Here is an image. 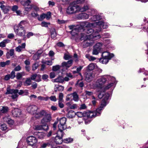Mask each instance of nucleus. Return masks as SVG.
I'll return each mask as SVG.
<instances>
[{
  "label": "nucleus",
  "mask_w": 148,
  "mask_h": 148,
  "mask_svg": "<svg viewBox=\"0 0 148 148\" xmlns=\"http://www.w3.org/2000/svg\"><path fill=\"white\" fill-rule=\"evenodd\" d=\"M10 42V40L8 39H5L3 40L0 42L1 47H4L6 46V45Z\"/></svg>",
  "instance_id": "nucleus-30"
},
{
  "label": "nucleus",
  "mask_w": 148,
  "mask_h": 148,
  "mask_svg": "<svg viewBox=\"0 0 148 148\" xmlns=\"http://www.w3.org/2000/svg\"><path fill=\"white\" fill-rule=\"evenodd\" d=\"M41 75L39 74H37L36 77L35 81L39 82L41 81Z\"/></svg>",
  "instance_id": "nucleus-50"
},
{
  "label": "nucleus",
  "mask_w": 148,
  "mask_h": 148,
  "mask_svg": "<svg viewBox=\"0 0 148 148\" xmlns=\"http://www.w3.org/2000/svg\"><path fill=\"white\" fill-rule=\"evenodd\" d=\"M101 114V112L100 111H97V109L95 112H92L90 111L89 118H95L97 116H99Z\"/></svg>",
  "instance_id": "nucleus-21"
},
{
  "label": "nucleus",
  "mask_w": 148,
  "mask_h": 148,
  "mask_svg": "<svg viewBox=\"0 0 148 148\" xmlns=\"http://www.w3.org/2000/svg\"><path fill=\"white\" fill-rule=\"evenodd\" d=\"M67 96L70 97L72 96L73 100L75 101H78L79 100V95L76 92H74L73 93L68 95Z\"/></svg>",
  "instance_id": "nucleus-19"
},
{
  "label": "nucleus",
  "mask_w": 148,
  "mask_h": 148,
  "mask_svg": "<svg viewBox=\"0 0 148 148\" xmlns=\"http://www.w3.org/2000/svg\"><path fill=\"white\" fill-rule=\"evenodd\" d=\"M49 99L51 101L55 102L57 101V99L55 96H52L49 97Z\"/></svg>",
  "instance_id": "nucleus-64"
},
{
  "label": "nucleus",
  "mask_w": 148,
  "mask_h": 148,
  "mask_svg": "<svg viewBox=\"0 0 148 148\" xmlns=\"http://www.w3.org/2000/svg\"><path fill=\"white\" fill-rule=\"evenodd\" d=\"M79 107L78 105L76 104H74L72 105H71L70 108L71 109H77Z\"/></svg>",
  "instance_id": "nucleus-55"
},
{
  "label": "nucleus",
  "mask_w": 148,
  "mask_h": 148,
  "mask_svg": "<svg viewBox=\"0 0 148 148\" xmlns=\"http://www.w3.org/2000/svg\"><path fill=\"white\" fill-rule=\"evenodd\" d=\"M79 6L76 5L75 2L71 3L66 9V12L68 14H72L79 12Z\"/></svg>",
  "instance_id": "nucleus-2"
},
{
  "label": "nucleus",
  "mask_w": 148,
  "mask_h": 148,
  "mask_svg": "<svg viewBox=\"0 0 148 148\" xmlns=\"http://www.w3.org/2000/svg\"><path fill=\"white\" fill-rule=\"evenodd\" d=\"M63 94L62 93H60L59 95L58 101H63Z\"/></svg>",
  "instance_id": "nucleus-48"
},
{
  "label": "nucleus",
  "mask_w": 148,
  "mask_h": 148,
  "mask_svg": "<svg viewBox=\"0 0 148 148\" xmlns=\"http://www.w3.org/2000/svg\"><path fill=\"white\" fill-rule=\"evenodd\" d=\"M26 141L28 145L33 146L36 145L37 142V140L35 137L32 136L27 138Z\"/></svg>",
  "instance_id": "nucleus-9"
},
{
  "label": "nucleus",
  "mask_w": 148,
  "mask_h": 148,
  "mask_svg": "<svg viewBox=\"0 0 148 148\" xmlns=\"http://www.w3.org/2000/svg\"><path fill=\"white\" fill-rule=\"evenodd\" d=\"M14 29L17 35L19 36H25L26 32L24 28L15 25L14 27Z\"/></svg>",
  "instance_id": "nucleus-6"
},
{
  "label": "nucleus",
  "mask_w": 148,
  "mask_h": 148,
  "mask_svg": "<svg viewBox=\"0 0 148 148\" xmlns=\"http://www.w3.org/2000/svg\"><path fill=\"white\" fill-rule=\"evenodd\" d=\"M64 130H61L60 129H59V130L57 133V136H56L60 137V138H62L64 134L63 132V131Z\"/></svg>",
  "instance_id": "nucleus-29"
},
{
  "label": "nucleus",
  "mask_w": 148,
  "mask_h": 148,
  "mask_svg": "<svg viewBox=\"0 0 148 148\" xmlns=\"http://www.w3.org/2000/svg\"><path fill=\"white\" fill-rule=\"evenodd\" d=\"M8 108L7 106H3L2 108L0 110V112L2 113H5L8 111Z\"/></svg>",
  "instance_id": "nucleus-36"
},
{
  "label": "nucleus",
  "mask_w": 148,
  "mask_h": 148,
  "mask_svg": "<svg viewBox=\"0 0 148 148\" xmlns=\"http://www.w3.org/2000/svg\"><path fill=\"white\" fill-rule=\"evenodd\" d=\"M20 110L17 108H14L12 111V114L14 117H19L21 114Z\"/></svg>",
  "instance_id": "nucleus-18"
},
{
  "label": "nucleus",
  "mask_w": 148,
  "mask_h": 148,
  "mask_svg": "<svg viewBox=\"0 0 148 148\" xmlns=\"http://www.w3.org/2000/svg\"><path fill=\"white\" fill-rule=\"evenodd\" d=\"M21 66L20 65H18L17 66H16L14 69V70L13 71H20L21 70Z\"/></svg>",
  "instance_id": "nucleus-58"
},
{
  "label": "nucleus",
  "mask_w": 148,
  "mask_h": 148,
  "mask_svg": "<svg viewBox=\"0 0 148 148\" xmlns=\"http://www.w3.org/2000/svg\"><path fill=\"white\" fill-rule=\"evenodd\" d=\"M56 45L59 47H63L65 46L64 44L62 42H59L57 43Z\"/></svg>",
  "instance_id": "nucleus-60"
},
{
  "label": "nucleus",
  "mask_w": 148,
  "mask_h": 148,
  "mask_svg": "<svg viewBox=\"0 0 148 148\" xmlns=\"http://www.w3.org/2000/svg\"><path fill=\"white\" fill-rule=\"evenodd\" d=\"M36 75L37 74H34L32 75L31 76L30 79L31 80L35 81L36 79Z\"/></svg>",
  "instance_id": "nucleus-62"
},
{
  "label": "nucleus",
  "mask_w": 148,
  "mask_h": 148,
  "mask_svg": "<svg viewBox=\"0 0 148 148\" xmlns=\"http://www.w3.org/2000/svg\"><path fill=\"white\" fill-rule=\"evenodd\" d=\"M73 61L72 60H70L67 62H64L62 63V65L63 66L66 67V69L71 67L73 63Z\"/></svg>",
  "instance_id": "nucleus-22"
},
{
  "label": "nucleus",
  "mask_w": 148,
  "mask_h": 148,
  "mask_svg": "<svg viewBox=\"0 0 148 148\" xmlns=\"http://www.w3.org/2000/svg\"><path fill=\"white\" fill-rule=\"evenodd\" d=\"M89 15L86 13H81L77 15V18L79 19H86L88 18Z\"/></svg>",
  "instance_id": "nucleus-20"
},
{
  "label": "nucleus",
  "mask_w": 148,
  "mask_h": 148,
  "mask_svg": "<svg viewBox=\"0 0 148 148\" xmlns=\"http://www.w3.org/2000/svg\"><path fill=\"white\" fill-rule=\"evenodd\" d=\"M75 113L73 111H69L67 115V116L69 118H72L75 115Z\"/></svg>",
  "instance_id": "nucleus-35"
},
{
  "label": "nucleus",
  "mask_w": 148,
  "mask_h": 148,
  "mask_svg": "<svg viewBox=\"0 0 148 148\" xmlns=\"http://www.w3.org/2000/svg\"><path fill=\"white\" fill-rule=\"evenodd\" d=\"M54 141L56 144H60L63 142L62 138L56 136L54 139Z\"/></svg>",
  "instance_id": "nucleus-25"
},
{
  "label": "nucleus",
  "mask_w": 148,
  "mask_h": 148,
  "mask_svg": "<svg viewBox=\"0 0 148 148\" xmlns=\"http://www.w3.org/2000/svg\"><path fill=\"white\" fill-rule=\"evenodd\" d=\"M60 66L59 65H56L53 66L52 70L54 71H56L60 69Z\"/></svg>",
  "instance_id": "nucleus-54"
},
{
  "label": "nucleus",
  "mask_w": 148,
  "mask_h": 148,
  "mask_svg": "<svg viewBox=\"0 0 148 148\" xmlns=\"http://www.w3.org/2000/svg\"><path fill=\"white\" fill-rule=\"evenodd\" d=\"M89 9V7L88 5H84L83 7H81L79 6V12H84L87 10Z\"/></svg>",
  "instance_id": "nucleus-31"
},
{
  "label": "nucleus",
  "mask_w": 148,
  "mask_h": 148,
  "mask_svg": "<svg viewBox=\"0 0 148 148\" xmlns=\"http://www.w3.org/2000/svg\"><path fill=\"white\" fill-rule=\"evenodd\" d=\"M110 76L105 75L98 79L97 80L95 86L96 87L100 89L101 90L103 88L104 85L106 83L107 80H110L112 79Z\"/></svg>",
  "instance_id": "nucleus-1"
},
{
  "label": "nucleus",
  "mask_w": 148,
  "mask_h": 148,
  "mask_svg": "<svg viewBox=\"0 0 148 148\" xmlns=\"http://www.w3.org/2000/svg\"><path fill=\"white\" fill-rule=\"evenodd\" d=\"M38 65L37 63H35L33 64L32 66V69L33 71L36 70L37 68Z\"/></svg>",
  "instance_id": "nucleus-63"
},
{
  "label": "nucleus",
  "mask_w": 148,
  "mask_h": 148,
  "mask_svg": "<svg viewBox=\"0 0 148 148\" xmlns=\"http://www.w3.org/2000/svg\"><path fill=\"white\" fill-rule=\"evenodd\" d=\"M113 85V84L112 83H111L109 84H108L107 86L105 87L104 86L101 92L102 91L103 92H104L106 90H108L109 88L111 87Z\"/></svg>",
  "instance_id": "nucleus-33"
},
{
  "label": "nucleus",
  "mask_w": 148,
  "mask_h": 148,
  "mask_svg": "<svg viewBox=\"0 0 148 148\" xmlns=\"http://www.w3.org/2000/svg\"><path fill=\"white\" fill-rule=\"evenodd\" d=\"M85 56L90 61H93L96 60V58L94 57L90 56L88 54H86Z\"/></svg>",
  "instance_id": "nucleus-41"
},
{
  "label": "nucleus",
  "mask_w": 148,
  "mask_h": 148,
  "mask_svg": "<svg viewBox=\"0 0 148 148\" xmlns=\"http://www.w3.org/2000/svg\"><path fill=\"white\" fill-rule=\"evenodd\" d=\"M95 64L94 63H91L89 64L87 66L88 70L89 71H92L95 68Z\"/></svg>",
  "instance_id": "nucleus-38"
},
{
  "label": "nucleus",
  "mask_w": 148,
  "mask_h": 148,
  "mask_svg": "<svg viewBox=\"0 0 148 148\" xmlns=\"http://www.w3.org/2000/svg\"><path fill=\"white\" fill-rule=\"evenodd\" d=\"M36 135L38 138L40 139L43 138L44 136V134L42 132H38Z\"/></svg>",
  "instance_id": "nucleus-42"
},
{
  "label": "nucleus",
  "mask_w": 148,
  "mask_h": 148,
  "mask_svg": "<svg viewBox=\"0 0 148 148\" xmlns=\"http://www.w3.org/2000/svg\"><path fill=\"white\" fill-rule=\"evenodd\" d=\"M50 145V143L47 142L46 143H43L41 145V147L42 148H45L47 146H49Z\"/></svg>",
  "instance_id": "nucleus-43"
},
{
  "label": "nucleus",
  "mask_w": 148,
  "mask_h": 148,
  "mask_svg": "<svg viewBox=\"0 0 148 148\" xmlns=\"http://www.w3.org/2000/svg\"><path fill=\"white\" fill-rule=\"evenodd\" d=\"M58 121L59 122V124L58 125L59 129L61 130H65L67 128V125H66V119L64 117H62L59 119Z\"/></svg>",
  "instance_id": "nucleus-8"
},
{
  "label": "nucleus",
  "mask_w": 148,
  "mask_h": 148,
  "mask_svg": "<svg viewBox=\"0 0 148 148\" xmlns=\"http://www.w3.org/2000/svg\"><path fill=\"white\" fill-rule=\"evenodd\" d=\"M63 101H58V105L60 108H62L64 107V105L63 103Z\"/></svg>",
  "instance_id": "nucleus-61"
},
{
  "label": "nucleus",
  "mask_w": 148,
  "mask_h": 148,
  "mask_svg": "<svg viewBox=\"0 0 148 148\" xmlns=\"http://www.w3.org/2000/svg\"><path fill=\"white\" fill-rule=\"evenodd\" d=\"M84 112L82 113L81 112H77L75 114H76L77 116L79 117H82L84 116Z\"/></svg>",
  "instance_id": "nucleus-49"
},
{
  "label": "nucleus",
  "mask_w": 148,
  "mask_h": 148,
  "mask_svg": "<svg viewBox=\"0 0 148 148\" xmlns=\"http://www.w3.org/2000/svg\"><path fill=\"white\" fill-rule=\"evenodd\" d=\"M88 25L90 26H93L96 27L97 29H96L97 32H99L101 30V27H102L103 29H106L108 27V25L106 23H105L102 21H99L98 22L89 23Z\"/></svg>",
  "instance_id": "nucleus-4"
},
{
  "label": "nucleus",
  "mask_w": 148,
  "mask_h": 148,
  "mask_svg": "<svg viewBox=\"0 0 148 148\" xmlns=\"http://www.w3.org/2000/svg\"><path fill=\"white\" fill-rule=\"evenodd\" d=\"M31 15L34 18H35L39 16L38 14L36 12H32L31 13Z\"/></svg>",
  "instance_id": "nucleus-57"
},
{
  "label": "nucleus",
  "mask_w": 148,
  "mask_h": 148,
  "mask_svg": "<svg viewBox=\"0 0 148 148\" xmlns=\"http://www.w3.org/2000/svg\"><path fill=\"white\" fill-rule=\"evenodd\" d=\"M101 38V36L99 34H95L93 35L91 34L87 35L86 34L84 33H82L81 34L80 40H81L85 41L88 39H92L94 40H97Z\"/></svg>",
  "instance_id": "nucleus-5"
},
{
  "label": "nucleus",
  "mask_w": 148,
  "mask_h": 148,
  "mask_svg": "<svg viewBox=\"0 0 148 148\" xmlns=\"http://www.w3.org/2000/svg\"><path fill=\"white\" fill-rule=\"evenodd\" d=\"M38 125L35 126V129L36 130H48L49 127L48 125Z\"/></svg>",
  "instance_id": "nucleus-17"
},
{
  "label": "nucleus",
  "mask_w": 148,
  "mask_h": 148,
  "mask_svg": "<svg viewBox=\"0 0 148 148\" xmlns=\"http://www.w3.org/2000/svg\"><path fill=\"white\" fill-rule=\"evenodd\" d=\"M101 18V16L99 15L93 16L92 20L93 21H96L100 20Z\"/></svg>",
  "instance_id": "nucleus-40"
},
{
  "label": "nucleus",
  "mask_w": 148,
  "mask_h": 148,
  "mask_svg": "<svg viewBox=\"0 0 148 148\" xmlns=\"http://www.w3.org/2000/svg\"><path fill=\"white\" fill-rule=\"evenodd\" d=\"M102 45V43L98 42L96 43L94 47L100 51Z\"/></svg>",
  "instance_id": "nucleus-39"
},
{
  "label": "nucleus",
  "mask_w": 148,
  "mask_h": 148,
  "mask_svg": "<svg viewBox=\"0 0 148 148\" xmlns=\"http://www.w3.org/2000/svg\"><path fill=\"white\" fill-rule=\"evenodd\" d=\"M92 27L95 28L94 29H92L91 28H88L86 30V34H87V35H89L90 34L93 35L95 34L96 35L97 34H98V32H97V30H96V29L97 28H96V27L93 26Z\"/></svg>",
  "instance_id": "nucleus-13"
},
{
  "label": "nucleus",
  "mask_w": 148,
  "mask_h": 148,
  "mask_svg": "<svg viewBox=\"0 0 148 148\" xmlns=\"http://www.w3.org/2000/svg\"><path fill=\"white\" fill-rule=\"evenodd\" d=\"M51 119V114L47 113L41 120V124L47 125V123L49 122Z\"/></svg>",
  "instance_id": "nucleus-10"
},
{
  "label": "nucleus",
  "mask_w": 148,
  "mask_h": 148,
  "mask_svg": "<svg viewBox=\"0 0 148 148\" xmlns=\"http://www.w3.org/2000/svg\"><path fill=\"white\" fill-rule=\"evenodd\" d=\"M27 24V23L26 21H22L20 22L18 25H16L18 26L19 27H21V26L22 28H24L23 26Z\"/></svg>",
  "instance_id": "nucleus-37"
},
{
  "label": "nucleus",
  "mask_w": 148,
  "mask_h": 148,
  "mask_svg": "<svg viewBox=\"0 0 148 148\" xmlns=\"http://www.w3.org/2000/svg\"><path fill=\"white\" fill-rule=\"evenodd\" d=\"M50 24V23H47L46 22L44 21L41 23V25L42 27H48V25H49Z\"/></svg>",
  "instance_id": "nucleus-52"
},
{
  "label": "nucleus",
  "mask_w": 148,
  "mask_h": 148,
  "mask_svg": "<svg viewBox=\"0 0 148 148\" xmlns=\"http://www.w3.org/2000/svg\"><path fill=\"white\" fill-rule=\"evenodd\" d=\"M64 82V78L62 77H59L54 80V82L62 83Z\"/></svg>",
  "instance_id": "nucleus-32"
},
{
  "label": "nucleus",
  "mask_w": 148,
  "mask_h": 148,
  "mask_svg": "<svg viewBox=\"0 0 148 148\" xmlns=\"http://www.w3.org/2000/svg\"><path fill=\"white\" fill-rule=\"evenodd\" d=\"M32 80L30 78H27L24 82V85L25 86H29L31 84Z\"/></svg>",
  "instance_id": "nucleus-34"
},
{
  "label": "nucleus",
  "mask_w": 148,
  "mask_h": 148,
  "mask_svg": "<svg viewBox=\"0 0 148 148\" xmlns=\"http://www.w3.org/2000/svg\"><path fill=\"white\" fill-rule=\"evenodd\" d=\"M31 2L30 0H27L24 2L23 5L25 11H29L32 9V6L30 4Z\"/></svg>",
  "instance_id": "nucleus-12"
},
{
  "label": "nucleus",
  "mask_w": 148,
  "mask_h": 148,
  "mask_svg": "<svg viewBox=\"0 0 148 148\" xmlns=\"http://www.w3.org/2000/svg\"><path fill=\"white\" fill-rule=\"evenodd\" d=\"M0 7L4 13H7L9 10V8L8 6H5L4 5H2Z\"/></svg>",
  "instance_id": "nucleus-27"
},
{
  "label": "nucleus",
  "mask_w": 148,
  "mask_h": 148,
  "mask_svg": "<svg viewBox=\"0 0 148 148\" xmlns=\"http://www.w3.org/2000/svg\"><path fill=\"white\" fill-rule=\"evenodd\" d=\"M84 1V0H76L73 2H75V4L76 5V4L82 3Z\"/></svg>",
  "instance_id": "nucleus-56"
},
{
  "label": "nucleus",
  "mask_w": 148,
  "mask_h": 148,
  "mask_svg": "<svg viewBox=\"0 0 148 148\" xmlns=\"http://www.w3.org/2000/svg\"><path fill=\"white\" fill-rule=\"evenodd\" d=\"M10 78L11 79H14L16 76L15 75V72L14 71H12L10 74H9Z\"/></svg>",
  "instance_id": "nucleus-51"
},
{
  "label": "nucleus",
  "mask_w": 148,
  "mask_h": 148,
  "mask_svg": "<svg viewBox=\"0 0 148 148\" xmlns=\"http://www.w3.org/2000/svg\"><path fill=\"white\" fill-rule=\"evenodd\" d=\"M71 58V56L68 54H64V58L65 60H68Z\"/></svg>",
  "instance_id": "nucleus-53"
},
{
  "label": "nucleus",
  "mask_w": 148,
  "mask_h": 148,
  "mask_svg": "<svg viewBox=\"0 0 148 148\" xmlns=\"http://www.w3.org/2000/svg\"><path fill=\"white\" fill-rule=\"evenodd\" d=\"M45 18V14L43 13L40 15V17H38V19L39 21H41Z\"/></svg>",
  "instance_id": "nucleus-45"
},
{
  "label": "nucleus",
  "mask_w": 148,
  "mask_h": 148,
  "mask_svg": "<svg viewBox=\"0 0 148 148\" xmlns=\"http://www.w3.org/2000/svg\"><path fill=\"white\" fill-rule=\"evenodd\" d=\"M18 90L17 89H9L7 90L5 94H13L14 92H18Z\"/></svg>",
  "instance_id": "nucleus-28"
},
{
  "label": "nucleus",
  "mask_w": 148,
  "mask_h": 148,
  "mask_svg": "<svg viewBox=\"0 0 148 148\" xmlns=\"http://www.w3.org/2000/svg\"><path fill=\"white\" fill-rule=\"evenodd\" d=\"M95 40L92 39H88L85 41H84L83 46L84 48L92 45L93 44V41Z\"/></svg>",
  "instance_id": "nucleus-14"
},
{
  "label": "nucleus",
  "mask_w": 148,
  "mask_h": 148,
  "mask_svg": "<svg viewBox=\"0 0 148 148\" xmlns=\"http://www.w3.org/2000/svg\"><path fill=\"white\" fill-rule=\"evenodd\" d=\"M38 109V107L35 105H30L27 108V112L31 114H36Z\"/></svg>",
  "instance_id": "nucleus-11"
},
{
  "label": "nucleus",
  "mask_w": 148,
  "mask_h": 148,
  "mask_svg": "<svg viewBox=\"0 0 148 148\" xmlns=\"http://www.w3.org/2000/svg\"><path fill=\"white\" fill-rule=\"evenodd\" d=\"M47 113L45 110H41L38 113H36L35 115V117L37 119L41 118L44 116Z\"/></svg>",
  "instance_id": "nucleus-16"
},
{
  "label": "nucleus",
  "mask_w": 148,
  "mask_h": 148,
  "mask_svg": "<svg viewBox=\"0 0 148 148\" xmlns=\"http://www.w3.org/2000/svg\"><path fill=\"white\" fill-rule=\"evenodd\" d=\"M64 89V87L62 86L55 85L54 87V90L55 92H62Z\"/></svg>",
  "instance_id": "nucleus-23"
},
{
  "label": "nucleus",
  "mask_w": 148,
  "mask_h": 148,
  "mask_svg": "<svg viewBox=\"0 0 148 148\" xmlns=\"http://www.w3.org/2000/svg\"><path fill=\"white\" fill-rule=\"evenodd\" d=\"M95 76L94 74L92 73H88L86 75L85 80L87 82H90L94 77Z\"/></svg>",
  "instance_id": "nucleus-15"
},
{
  "label": "nucleus",
  "mask_w": 148,
  "mask_h": 148,
  "mask_svg": "<svg viewBox=\"0 0 148 148\" xmlns=\"http://www.w3.org/2000/svg\"><path fill=\"white\" fill-rule=\"evenodd\" d=\"M25 43H23L21 45H19L15 48L16 51L18 52H21L22 50L23 49L25 48Z\"/></svg>",
  "instance_id": "nucleus-24"
},
{
  "label": "nucleus",
  "mask_w": 148,
  "mask_h": 148,
  "mask_svg": "<svg viewBox=\"0 0 148 148\" xmlns=\"http://www.w3.org/2000/svg\"><path fill=\"white\" fill-rule=\"evenodd\" d=\"M104 96V98L102 100L100 107L97 109V111H100L101 112L104 108L106 105L107 101L108 99L109 95L108 93H106Z\"/></svg>",
  "instance_id": "nucleus-7"
},
{
  "label": "nucleus",
  "mask_w": 148,
  "mask_h": 148,
  "mask_svg": "<svg viewBox=\"0 0 148 148\" xmlns=\"http://www.w3.org/2000/svg\"><path fill=\"white\" fill-rule=\"evenodd\" d=\"M25 75V73L24 72H21L17 73L16 76V78L17 79H20L22 77Z\"/></svg>",
  "instance_id": "nucleus-26"
},
{
  "label": "nucleus",
  "mask_w": 148,
  "mask_h": 148,
  "mask_svg": "<svg viewBox=\"0 0 148 148\" xmlns=\"http://www.w3.org/2000/svg\"><path fill=\"white\" fill-rule=\"evenodd\" d=\"M114 56L113 54H110L107 51L104 52L102 54V58H100L99 61L103 64H106Z\"/></svg>",
  "instance_id": "nucleus-3"
},
{
  "label": "nucleus",
  "mask_w": 148,
  "mask_h": 148,
  "mask_svg": "<svg viewBox=\"0 0 148 148\" xmlns=\"http://www.w3.org/2000/svg\"><path fill=\"white\" fill-rule=\"evenodd\" d=\"M17 93L18 92H14L13 94H12V95L11 97L13 99H14L15 100H16V99L18 97Z\"/></svg>",
  "instance_id": "nucleus-47"
},
{
  "label": "nucleus",
  "mask_w": 148,
  "mask_h": 148,
  "mask_svg": "<svg viewBox=\"0 0 148 148\" xmlns=\"http://www.w3.org/2000/svg\"><path fill=\"white\" fill-rule=\"evenodd\" d=\"M100 51L99 50L97 49L94 47L92 53L93 55H97L99 53Z\"/></svg>",
  "instance_id": "nucleus-44"
},
{
  "label": "nucleus",
  "mask_w": 148,
  "mask_h": 148,
  "mask_svg": "<svg viewBox=\"0 0 148 148\" xmlns=\"http://www.w3.org/2000/svg\"><path fill=\"white\" fill-rule=\"evenodd\" d=\"M0 129L2 131L6 130L7 129L6 125L5 124L1 125L0 126Z\"/></svg>",
  "instance_id": "nucleus-46"
},
{
  "label": "nucleus",
  "mask_w": 148,
  "mask_h": 148,
  "mask_svg": "<svg viewBox=\"0 0 148 148\" xmlns=\"http://www.w3.org/2000/svg\"><path fill=\"white\" fill-rule=\"evenodd\" d=\"M51 13L50 12H48L47 14H45L46 18L47 19H49L51 17Z\"/></svg>",
  "instance_id": "nucleus-59"
}]
</instances>
